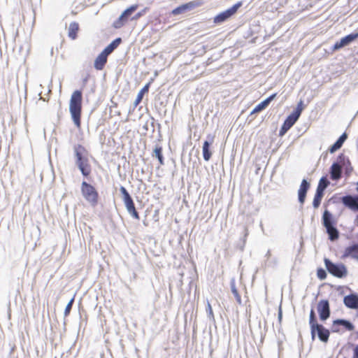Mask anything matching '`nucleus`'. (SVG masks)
<instances>
[{
  "instance_id": "obj_3",
  "label": "nucleus",
  "mask_w": 358,
  "mask_h": 358,
  "mask_svg": "<svg viewBox=\"0 0 358 358\" xmlns=\"http://www.w3.org/2000/svg\"><path fill=\"white\" fill-rule=\"evenodd\" d=\"M350 165V160L343 154L338 155L337 162H334L330 169V175L332 180H336L341 178L342 168L345 167L348 170Z\"/></svg>"
},
{
  "instance_id": "obj_33",
  "label": "nucleus",
  "mask_w": 358,
  "mask_h": 358,
  "mask_svg": "<svg viewBox=\"0 0 358 358\" xmlns=\"http://www.w3.org/2000/svg\"><path fill=\"white\" fill-rule=\"evenodd\" d=\"M317 278L320 280H324L327 278V273L324 269L320 268L317 271Z\"/></svg>"
},
{
  "instance_id": "obj_1",
  "label": "nucleus",
  "mask_w": 358,
  "mask_h": 358,
  "mask_svg": "<svg viewBox=\"0 0 358 358\" xmlns=\"http://www.w3.org/2000/svg\"><path fill=\"white\" fill-rule=\"evenodd\" d=\"M73 152L76 165L83 176H89L91 173V166L87 157V150L83 145L77 144L73 146Z\"/></svg>"
},
{
  "instance_id": "obj_37",
  "label": "nucleus",
  "mask_w": 358,
  "mask_h": 358,
  "mask_svg": "<svg viewBox=\"0 0 358 358\" xmlns=\"http://www.w3.org/2000/svg\"><path fill=\"white\" fill-rule=\"evenodd\" d=\"M303 109V101H300L298 104H297V106L296 108V109L293 111L294 113H299V116L301 115V112Z\"/></svg>"
},
{
  "instance_id": "obj_25",
  "label": "nucleus",
  "mask_w": 358,
  "mask_h": 358,
  "mask_svg": "<svg viewBox=\"0 0 358 358\" xmlns=\"http://www.w3.org/2000/svg\"><path fill=\"white\" fill-rule=\"evenodd\" d=\"M300 116H299V113L292 112L290 115L287 116L286 120L284 122V124H287V126L292 127L295 122L298 120Z\"/></svg>"
},
{
  "instance_id": "obj_15",
  "label": "nucleus",
  "mask_w": 358,
  "mask_h": 358,
  "mask_svg": "<svg viewBox=\"0 0 358 358\" xmlns=\"http://www.w3.org/2000/svg\"><path fill=\"white\" fill-rule=\"evenodd\" d=\"M336 325H341L348 331H353L355 329L353 324L345 319H338L333 322V331L338 332L339 331L336 329Z\"/></svg>"
},
{
  "instance_id": "obj_30",
  "label": "nucleus",
  "mask_w": 358,
  "mask_h": 358,
  "mask_svg": "<svg viewBox=\"0 0 358 358\" xmlns=\"http://www.w3.org/2000/svg\"><path fill=\"white\" fill-rule=\"evenodd\" d=\"M155 156L158 159L160 164H164V157L162 155V148L161 147H156L154 150Z\"/></svg>"
},
{
  "instance_id": "obj_34",
  "label": "nucleus",
  "mask_w": 358,
  "mask_h": 358,
  "mask_svg": "<svg viewBox=\"0 0 358 358\" xmlns=\"http://www.w3.org/2000/svg\"><path fill=\"white\" fill-rule=\"evenodd\" d=\"M342 147L337 141L329 148V150L331 153H334Z\"/></svg>"
},
{
  "instance_id": "obj_32",
  "label": "nucleus",
  "mask_w": 358,
  "mask_h": 358,
  "mask_svg": "<svg viewBox=\"0 0 358 358\" xmlns=\"http://www.w3.org/2000/svg\"><path fill=\"white\" fill-rule=\"evenodd\" d=\"M206 313L208 314V317L210 320L211 319H214V315H213V309H212L211 305H210V302L208 301V300H207Z\"/></svg>"
},
{
  "instance_id": "obj_19",
  "label": "nucleus",
  "mask_w": 358,
  "mask_h": 358,
  "mask_svg": "<svg viewBox=\"0 0 358 358\" xmlns=\"http://www.w3.org/2000/svg\"><path fill=\"white\" fill-rule=\"evenodd\" d=\"M343 257H351L353 259L358 260V244H354L345 248Z\"/></svg>"
},
{
  "instance_id": "obj_9",
  "label": "nucleus",
  "mask_w": 358,
  "mask_h": 358,
  "mask_svg": "<svg viewBox=\"0 0 358 358\" xmlns=\"http://www.w3.org/2000/svg\"><path fill=\"white\" fill-rule=\"evenodd\" d=\"M358 38V33L355 32L350 34L345 37H343L341 38L340 41H337L333 46V50H339L343 47H345L350 43H352L353 41H355L356 39Z\"/></svg>"
},
{
  "instance_id": "obj_20",
  "label": "nucleus",
  "mask_w": 358,
  "mask_h": 358,
  "mask_svg": "<svg viewBox=\"0 0 358 358\" xmlns=\"http://www.w3.org/2000/svg\"><path fill=\"white\" fill-rule=\"evenodd\" d=\"M322 224L325 228L335 225L332 214L327 210L324 211L322 215Z\"/></svg>"
},
{
  "instance_id": "obj_35",
  "label": "nucleus",
  "mask_w": 358,
  "mask_h": 358,
  "mask_svg": "<svg viewBox=\"0 0 358 358\" xmlns=\"http://www.w3.org/2000/svg\"><path fill=\"white\" fill-rule=\"evenodd\" d=\"M73 301H74V299L72 298L70 301L67 303L66 308H65V310H64V315L65 316H67L71 310V308H72V306H73Z\"/></svg>"
},
{
  "instance_id": "obj_16",
  "label": "nucleus",
  "mask_w": 358,
  "mask_h": 358,
  "mask_svg": "<svg viewBox=\"0 0 358 358\" xmlns=\"http://www.w3.org/2000/svg\"><path fill=\"white\" fill-rule=\"evenodd\" d=\"M276 94H273L271 96H269L268 98H266L263 101L260 102L259 104H257L254 109L252 110L251 114L259 113L264 109H265L269 103L274 99L275 97Z\"/></svg>"
},
{
  "instance_id": "obj_4",
  "label": "nucleus",
  "mask_w": 358,
  "mask_h": 358,
  "mask_svg": "<svg viewBox=\"0 0 358 358\" xmlns=\"http://www.w3.org/2000/svg\"><path fill=\"white\" fill-rule=\"evenodd\" d=\"M324 264L327 270L334 276L342 278L347 275V268L343 264H335L329 259L325 258Z\"/></svg>"
},
{
  "instance_id": "obj_6",
  "label": "nucleus",
  "mask_w": 358,
  "mask_h": 358,
  "mask_svg": "<svg viewBox=\"0 0 358 358\" xmlns=\"http://www.w3.org/2000/svg\"><path fill=\"white\" fill-rule=\"evenodd\" d=\"M120 191L122 194V200L125 205L127 212L134 218L139 219V215L138 212L136 210L134 203L131 196H130L128 191L123 186H121L120 188Z\"/></svg>"
},
{
  "instance_id": "obj_8",
  "label": "nucleus",
  "mask_w": 358,
  "mask_h": 358,
  "mask_svg": "<svg viewBox=\"0 0 358 358\" xmlns=\"http://www.w3.org/2000/svg\"><path fill=\"white\" fill-rule=\"evenodd\" d=\"M311 337L314 340L315 334H317L319 339L322 342H327L329 338V331L322 324H317L310 329Z\"/></svg>"
},
{
  "instance_id": "obj_39",
  "label": "nucleus",
  "mask_w": 358,
  "mask_h": 358,
  "mask_svg": "<svg viewBox=\"0 0 358 358\" xmlns=\"http://www.w3.org/2000/svg\"><path fill=\"white\" fill-rule=\"evenodd\" d=\"M347 134L345 133H343L339 138L337 140V141L343 145V143L345 141V140L347 139Z\"/></svg>"
},
{
  "instance_id": "obj_26",
  "label": "nucleus",
  "mask_w": 358,
  "mask_h": 358,
  "mask_svg": "<svg viewBox=\"0 0 358 358\" xmlns=\"http://www.w3.org/2000/svg\"><path fill=\"white\" fill-rule=\"evenodd\" d=\"M323 195L324 192L316 189V192L313 201V206L315 208H317L320 206Z\"/></svg>"
},
{
  "instance_id": "obj_44",
  "label": "nucleus",
  "mask_w": 358,
  "mask_h": 358,
  "mask_svg": "<svg viewBox=\"0 0 358 358\" xmlns=\"http://www.w3.org/2000/svg\"><path fill=\"white\" fill-rule=\"evenodd\" d=\"M270 255V251L268 250L266 253V256H269Z\"/></svg>"
},
{
  "instance_id": "obj_42",
  "label": "nucleus",
  "mask_w": 358,
  "mask_h": 358,
  "mask_svg": "<svg viewBox=\"0 0 358 358\" xmlns=\"http://www.w3.org/2000/svg\"><path fill=\"white\" fill-rule=\"evenodd\" d=\"M248 229L245 228V235H244L245 238H246V236H248Z\"/></svg>"
},
{
  "instance_id": "obj_38",
  "label": "nucleus",
  "mask_w": 358,
  "mask_h": 358,
  "mask_svg": "<svg viewBox=\"0 0 358 358\" xmlns=\"http://www.w3.org/2000/svg\"><path fill=\"white\" fill-rule=\"evenodd\" d=\"M347 134L345 133H343L339 138L337 140V141L343 145V143L345 141V140L347 139Z\"/></svg>"
},
{
  "instance_id": "obj_41",
  "label": "nucleus",
  "mask_w": 358,
  "mask_h": 358,
  "mask_svg": "<svg viewBox=\"0 0 358 358\" xmlns=\"http://www.w3.org/2000/svg\"><path fill=\"white\" fill-rule=\"evenodd\" d=\"M278 318H279L280 320L282 318V311H281V309H280L279 313H278Z\"/></svg>"
},
{
  "instance_id": "obj_45",
  "label": "nucleus",
  "mask_w": 358,
  "mask_h": 358,
  "mask_svg": "<svg viewBox=\"0 0 358 358\" xmlns=\"http://www.w3.org/2000/svg\"><path fill=\"white\" fill-rule=\"evenodd\" d=\"M357 191L358 192V185H357Z\"/></svg>"
},
{
  "instance_id": "obj_24",
  "label": "nucleus",
  "mask_w": 358,
  "mask_h": 358,
  "mask_svg": "<svg viewBox=\"0 0 358 358\" xmlns=\"http://www.w3.org/2000/svg\"><path fill=\"white\" fill-rule=\"evenodd\" d=\"M121 41L122 39L120 38H117L106 47L103 51L109 55L120 44Z\"/></svg>"
},
{
  "instance_id": "obj_10",
  "label": "nucleus",
  "mask_w": 358,
  "mask_h": 358,
  "mask_svg": "<svg viewBox=\"0 0 358 358\" xmlns=\"http://www.w3.org/2000/svg\"><path fill=\"white\" fill-rule=\"evenodd\" d=\"M317 312L320 315V319L322 321L327 320L330 316V307L329 303L327 300H321L317 303Z\"/></svg>"
},
{
  "instance_id": "obj_27",
  "label": "nucleus",
  "mask_w": 358,
  "mask_h": 358,
  "mask_svg": "<svg viewBox=\"0 0 358 358\" xmlns=\"http://www.w3.org/2000/svg\"><path fill=\"white\" fill-rule=\"evenodd\" d=\"M230 287H231V291L232 292V294H234L236 301L239 303V304H241V297L240 296V294H238V292L236 289V282H235V279L234 278H232L230 281Z\"/></svg>"
},
{
  "instance_id": "obj_22",
  "label": "nucleus",
  "mask_w": 358,
  "mask_h": 358,
  "mask_svg": "<svg viewBox=\"0 0 358 358\" xmlns=\"http://www.w3.org/2000/svg\"><path fill=\"white\" fill-rule=\"evenodd\" d=\"M79 29V25L77 22H73L69 24V37L74 40L76 38L77 32Z\"/></svg>"
},
{
  "instance_id": "obj_29",
  "label": "nucleus",
  "mask_w": 358,
  "mask_h": 358,
  "mask_svg": "<svg viewBox=\"0 0 358 358\" xmlns=\"http://www.w3.org/2000/svg\"><path fill=\"white\" fill-rule=\"evenodd\" d=\"M329 185V181L327 180L326 177H322L319 181L317 189L324 192L325 189Z\"/></svg>"
},
{
  "instance_id": "obj_7",
  "label": "nucleus",
  "mask_w": 358,
  "mask_h": 358,
  "mask_svg": "<svg viewBox=\"0 0 358 358\" xmlns=\"http://www.w3.org/2000/svg\"><path fill=\"white\" fill-rule=\"evenodd\" d=\"M242 6V3L241 1L236 3L231 8L227 9L226 10L219 13L214 17L215 23H222L234 15L237 10Z\"/></svg>"
},
{
  "instance_id": "obj_40",
  "label": "nucleus",
  "mask_w": 358,
  "mask_h": 358,
  "mask_svg": "<svg viewBox=\"0 0 358 358\" xmlns=\"http://www.w3.org/2000/svg\"><path fill=\"white\" fill-rule=\"evenodd\" d=\"M354 357L358 358V345L354 349Z\"/></svg>"
},
{
  "instance_id": "obj_5",
  "label": "nucleus",
  "mask_w": 358,
  "mask_h": 358,
  "mask_svg": "<svg viewBox=\"0 0 358 358\" xmlns=\"http://www.w3.org/2000/svg\"><path fill=\"white\" fill-rule=\"evenodd\" d=\"M81 192L83 197L92 206L97 204L98 192L92 185L83 181L81 184Z\"/></svg>"
},
{
  "instance_id": "obj_43",
  "label": "nucleus",
  "mask_w": 358,
  "mask_h": 358,
  "mask_svg": "<svg viewBox=\"0 0 358 358\" xmlns=\"http://www.w3.org/2000/svg\"><path fill=\"white\" fill-rule=\"evenodd\" d=\"M141 15V13H138L136 15V17H135V18H138V17H139Z\"/></svg>"
},
{
  "instance_id": "obj_28",
  "label": "nucleus",
  "mask_w": 358,
  "mask_h": 358,
  "mask_svg": "<svg viewBox=\"0 0 358 358\" xmlns=\"http://www.w3.org/2000/svg\"><path fill=\"white\" fill-rule=\"evenodd\" d=\"M149 87H150V83H148L147 85H145L141 90L140 92L138 93V95H137V97L134 101V105L136 106L137 105L139 104V103L141 101L143 97V95L145 92H148V90H149Z\"/></svg>"
},
{
  "instance_id": "obj_11",
  "label": "nucleus",
  "mask_w": 358,
  "mask_h": 358,
  "mask_svg": "<svg viewBox=\"0 0 358 358\" xmlns=\"http://www.w3.org/2000/svg\"><path fill=\"white\" fill-rule=\"evenodd\" d=\"M343 204L350 210L358 212V195H346L341 198Z\"/></svg>"
},
{
  "instance_id": "obj_31",
  "label": "nucleus",
  "mask_w": 358,
  "mask_h": 358,
  "mask_svg": "<svg viewBox=\"0 0 358 358\" xmlns=\"http://www.w3.org/2000/svg\"><path fill=\"white\" fill-rule=\"evenodd\" d=\"M309 324L310 329L318 324L316 320V315L314 310L312 308L310 312Z\"/></svg>"
},
{
  "instance_id": "obj_12",
  "label": "nucleus",
  "mask_w": 358,
  "mask_h": 358,
  "mask_svg": "<svg viewBox=\"0 0 358 358\" xmlns=\"http://www.w3.org/2000/svg\"><path fill=\"white\" fill-rule=\"evenodd\" d=\"M137 5H132L127 8L120 16L119 19L114 23L116 28H120L124 24V22L137 9Z\"/></svg>"
},
{
  "instance_id": "obj_23",
  "label": "nucleus",
  "mask_w": 358,
  "mask_h": 358,
  "mask_svg": "<svg viewBox=\"0 0 358 358\" xmlns=\"http://www.w3.org/2000/svg\"><path fill=\"white\" fill-rule=\"evenodd\" d=\"M327 233L329 235V238L331 241L337 240L339 237V231L335 226L329 227L326 228Z\"/></svg>"
},
{
  "instance_id": "obj_18",
  "label": "nucleus",
  "mask_w": 358,
  "mask_h": 358,
  "mask_svg": "<svg viewBox=\"0 0 358 358\" xmlns=\"http://www.w3.org/2000/svg\"><path fill=\"white\" fill-rule=\"evenodd\" d=\"M208 138L210 141H204L202 147L203 157L205 161H209L212 155L210 151V146L213 142V137L208 136Z\"/></svg>"
},
{
  "instance_id": "obj_21",
  "label": "nucleus",
  "mask_w": 358,
  "mask_h": 358,
  "mask_svg": "<svg viewBox=\"0 0 358 358\" xmlns=\"http://www.w3.org/2000/svg\"><path fill=\"white\" fill-rule=\"evenodd\" d=\"M195 6V3L193 1L189 2L187 3L182 4L176 8L173 9L172 13L175 15H179L180 13H184L187 10H191Z\"/></svg>"
},
{
  "instance_id": "obj_36",
  "label": "nucleus",
  "mask_w": 358,
  "mask_h": 358,
  "mask_svg": "<svg viewBox=\"0 0 358 358\" xmlns=\"http://www.w3.org/2000/svg\"><path fill=\"white\" fill-rule=\"evenodd\" d=\"M291 127L287 126V124H284L282 125L280 129V131H279V135L280 136H282L283 135L285 134V133L290 129Z\"/></svg>"
},
{
  "instance_id": "obj_17",
  "label": "nucleus",
  "mask_w": 358,
  "mask_h": 358,
  "mask_svg": "<svg viewBox=\"0 0 358 358\" xmlns=\"http://www.w3.org/2000/svg\"><path fill=\"white\" fill-rule=\"evenodd\" d=\"M108 56V55H107V53H106L103 51H102L97 56V57L95 59L94 64V68L96 70H102L103 69L106 63L107 62Z\"/></svg>"
},
{
  "instance_id": "obj_13",
  "label": "nucleus",
  "mask_w": 358,
  "mask_h": 358,
  "mask_svg": "<svg viewBox=\"0 0 358 358\" xmlns=\"http://www.w3.org/2000/svg\"><path fill=\"white\" fill-rule=\"evenodd\" d=\"M345 306L351 309H358V295L351 294L343 299Z\"/></svg>"
},
{
  "instance_id": "obj_14",
  "label": "nucleus",
  "mask_w": 358,
  "mask_h": 358,
  "mask_svg": "<svg viewBox=\"0 0 358 358\" xmlns=\"http://www.w3.org/2000/svg\"><path fill=\"white\" fill-rule=\"evenodd\" d=\"M310 187L309 182L303 179L301 183L299 189L298 191V199L299 201L303 204L305 201L307 192Z\"/></svg>"
},
{
  "instance_id": "obj_46",
  "label": "nucleus",
  "mask_w": 358,
  "mask_h": 358,
  "mask_svg": "<svg viewBox=\"0 0 358 358\" xmlns=\"http://www.w3.org/2000/svg\"><path fill=\"white\" fill-rule=\"evenodd\" d=\"M357 185H358V182H357Z\"/></svg>"
},
{
  "instance_id": "obj_2",
  "label": "nucleus",
  "mask_w": 358,
  "mask_h": 358,
  "mask_svg": "<svg viewBox=\"0 0 358 358\" xmlns=\"http://www.w3.org/2000/svg\"><path fill=\"white\" fill-rule=\"evenodd\" d=\"M82 110V92L80 90H76L71 96L69 103V111L71 118L78 127H80V115Z\"/></svg>"
}]
</instances>
